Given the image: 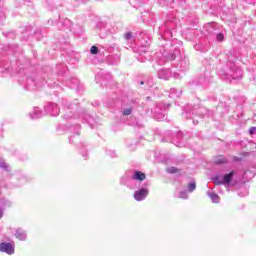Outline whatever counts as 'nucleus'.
<instances>
[{"label": "nucleus", "mask_w": 256, "mask_h": 256, "mask_svg": "<svg viewBox=\"0 0 256 256\" xmlns=\"http://www.w3.org/2000/svg\"><path fill=\"white\" fill-rule=\"evenodd\" d=\"M0 251L2 253H7L8 255H13L15 253V249L11 243H1L0 244Z\"/></svg>", "instance_id": "1"}, {"label": "nucleus", "mask_w": 256, "mask_h": 256, "mask_svg": "<svg viewBox=\"0 0 256 256\" xmlns=\"http://www.w3.org/2000/svg\"><path fill=\"white\" fill-rule=\"evenodd\" d=\"M147 195H149V191L145 188H142L135 193L134 199H136L137 201H143V199H145Z\"/></svg>", "instance_id": "2"}, {"label": "nucleus", "mask_w": 256, "mask_h": 256, "mask_svg": "<svg viewBox=\"0 0 256 256\" xmlns=\"http://www.w3.org/2000/svg\"><path fill=\"white\" fill-rule=\"evenodd\" d=\"M146 177L147 176L145 175V173L141 171H136L133 175V179H135L136 181H145Z\"/></svg>", "instance_id": "3"}, {"label": "nucleus", "mask_w": 256, "mask_h": 256, "mask_svg": "<svg viewBox=\"0 0 256 256\" xmlns=\"http://www.w3.org/2000/svg\"><path fill=\"white\" fill-rule=\"evenodd\" d=\"M233 175H235V172H230L229 174L224 175L223 177V183H231L233 180Z\"/></svg>", "instance_id": "4"}, {"label": "nucleus", "mask_w": 256, "mask_h": 256, "mask_svg": "<svg viewBox=\"0 0 256 256\" xmlns=\"http://www.w3.org/2000/svg\"><path fill=\"white\" fill-rule=\"evenodd\" d=\"M210 199L212 201V203H219V195L217 194H210Z\"/></svg>", "instance_id": "5"}, {"label": "nucleus", "mask_w": 256, "mask_h": 256, "mask_svg": "<svg viewBox=\"0 0 256 256\" xmlns=\"http://www.w3.org/2000/svg\"><path fill=\"white\" fill-rule=\"evenodd\" d=\"M197 189V185L195 183L188 184V191L189 193H193Z\"/></svg>", "instance_id": "6"}, {"label": "nucleus", "mask_w": 256, "mask_h": 256, "mask_svg": "<svg viewBox=\"0 0 256 256\" xmlns=\"http://www.w3.org/2000/svg\"><path fill=\"white\" fill-rule=\"evenodd\" d=\"M90 53L92 55H97V53H99V47L97 46H92L91 49H90Z\"/></svg>", "instance_id": "7"}, {"label": "nucleus", "mask_w": 256, "mask_h": 256, "mask_svg": "<svg viewBox=\"0 0 256 256\" xmlns=\"http://www.w3.org/2000/svg\"><path fill=\"white\" fill-rule=\"evenodd\" d=\"M167 171L171 174L179 173V169L177 167H170Z\"/></svg>", "instance_id": "8"}, {"label": "nucleus", "mask_w": 256, "mask_h": 256, "mask_svg": "<svg viewBox=\"0 0 256 256\" xmlns=\"http://www.w3.org/2000/svg\"><path fill=\"white\" fill-rule=\"evenodd\" d=\"M131 113H133V109H131V108H126V109L123 111V115H125V116L131 115Z\"/></svg>", "instance_id": "9"}, {"label": "nucleus", "mask_w": 256, "mask_h": 256, "mask_svg": "<svg viewBox=\"0 0 256 256\" xmlns=\"http://www.w3.org/2000/svg\"><path fill=\"white\" fill-rule=\"evenodd\" d=\"M216 163H217V165H221L223 163H227V160L225 158H220V159L216 160Z\"/></svg>", "instance_id": "10"}, {"label": "nucleus", "mask_w": 256, "mask_h": 256, "mask_svg": "<svg viewBox=\"0 0 256 256\" xmlns=\"http://www.w3.org/2000/svg\"><path fill=\"white\" fill-rule=\"evenodd\" d=\"M133 37V34L131 33V32H127L126 34H125V39H126V41H129V39H131Z\"/></svg>", "instance_id": "11"}, {"label": "nucleus", "mask_w": 256, "mask_h": 256, "mask_svg": "<svg viewBox=\"0 0 256 256\" xmlns=\"http://www.w3.org/2000/svg\"><path fill=\"white\" fill-rule=\"evenodd\" d=\"M223 39H225V37L223 36V34H218V35H217V40H218V41H223Z\"/></svg>", "instance_id": "12"}, {"label": "nucleus", "mask_w": 256, "mask_h": 256, "mask_svg": "<svg viewBox=\"0 0 256 256\" xmlns=\"http://www.w3.org/2000/svg\"><path fill=\"white\" fill-rule=\"evenodd\" d=\"M255 132H256L255 127L250 128V130H249L250 135H255Z\"/></svg>", "instance_id": "13"}, {"label": "nucleus", "mask_w": 256, "mask_h": 256, "mask_svg": "<svg viewBox=\"0 0 256 256\" xmlns=\"http://www.w3.org/2000/svg\"><path fill=\"white\" fill-rule=\"evenodd\" d=\"M2 218H3V210L0 209V219H2Z\"/></svg>", "instance_id": "14"}, {"label": "nucleus", "mask_w": 256, "mask_h": 256, "mask_svg": "<svg viewBox=\"0 0 256 256\" xmlns=\"http://www.w3.org/2000/svg\"><path fill=\"white\" fill-rule=\"evenodd\" d=\"M140 85H144V82H140Z\"/></svg>", "instance_id": "15"}]
</instances>
